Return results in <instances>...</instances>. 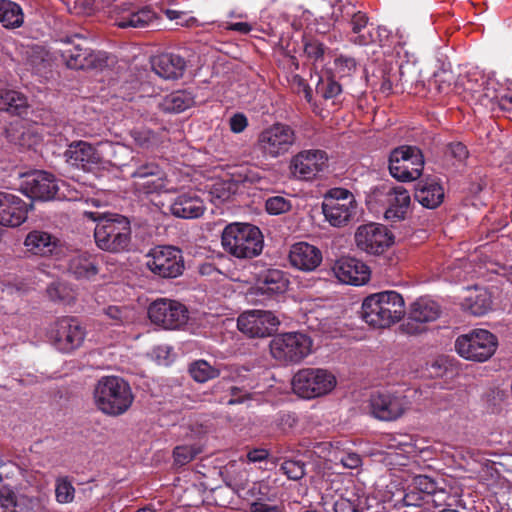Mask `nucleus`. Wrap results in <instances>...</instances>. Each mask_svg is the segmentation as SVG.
Wrapping results in <instances>:
<instances>
[{
  "instance_id": "1",
  "label": "nucleus",
  "mask_w": 512,
  "mask_h": 512,
  "mask_svg": "<svg viewBox=\"0 0 512 512\" xmlns=\"http://www.w3.org/2000/svg\"><path fill=\"white\" fill-rule=\"evenodd\" d=\"M405 314L403 297L395 291L367 296L362 303L363 320L375 328H386L400 321Z\"/></svg>"
},
{
  "instance_id": "2",
  "label": "nucleus",
  "mask_w": 512,
  "mask_h": 512,
  "mask_svg": "<svg viewBox=\"0 0 512 512\" xmlns=\"http://www.w3.org/2000/svg\"><path fill=\"white\" fill-rule=\"evenodd\" d=\"M96 407L109 416L124 414L132 405L134 396L130 385L117 376L102 377L94 389Z\"/></svg>"
},
{
  "instance_id": "3",
  "label": "nucleus",
  "mask_w": 512,
  "mask_h": 512,
  "mask_svg": "<svg viewBox=\"0 0 512 512\" xmlns=\"http://www.w3.org/2000/svg\"><path fill=\"white\" fill-rule=\"evenodd\" d=\"M96 221L94 238L96 245L105 251L120 252L128 249L131 240V227L129 220L118 214L96 217V213H87Z\"/></svg>"
},
{
  "instance_id": "4",
  "label": "nucleus",
  "mask_w": 512,
  "mask_h": 512,
  "mask_svg": "<svg viewBox=\"0 0 512 512\" xmlns=\"http://www.w3.org/2000/svg\"><path fill=\"white\" fill-rule=\"evenodd\" d=\"M221 243L223 249L236 258H253L262 252L263 236L256 226L231 223L224 228Z\"/></svg>"
},
{
  "instance_id": "5",
  "label": "nucleus",
  "mask_w": 512,
  "mask_h": 512,
  "mask_svg": "<svg viewBox=\"0 0 512 512\" xmlns=\"http://www.w3.org/2000/svg\"><path fill=\"white\" fill-rule=\"evenodd\" d=\"M358 203L351 191L335 187L328 190L322 202L325 220L333 227H345L357 215Z\"/></svg>"
},
{
  "instance_id": "6",
  "label": "nucleus",
  "mask_w": 512,
  "mask_h": 512,
  "mask_svg": "<svg viewBox=\"0 0 512 512\" xmlns=\"http://www.w3.org/2000/svg\"><path fill=\"white\" fill-rule=\"evenodd\" d=\"M312 339L301 332L275 335L270 341V352L274 359L284 364H297L312 352Z\"/></svg>"
},
{
  "instance_id": "7",
  "label": "nucleus",
  "mask_w": 512,
  "mask_h": 512,
  "mask_svg": "<svg viewBox=\"0 0 512 512\" xmlns=\"http://www.w3.org/2000/svg\"><path fill=\"white\" fill-rule=\"evenodd\" d=\"M335 376L321 368L299 370L292 379L295 394L304 399H313L330 393L336 386Z\"/></svg>"
},
{
  "instance_id": "8",
  "label": "nucleus",
  "mask_w": 512,
  "mask_h": 512,
  "mask_svg": "<svg viewBox=\"0 0 512 512\" xmlns=\"http://www.w3.org/2000/svg\"><path fill=\"white\" fill-rule=\"evenodd\" d=\"M497 337L485 329H476L460 335L455 341V350L464 359L485 362L495 353Z\"/></svg>"
},
{
  "instance_id": "9",
  "label": "nucleus",
  "mask_w": 512,
  "mask_h": 512,
  "mask_svg": "<svg viewBox=\"0 0 512 512\" xmlns=\"http://www.w3.org/2000/svg\"><path fill=\"white\" fill-rule=\"evenodd\" d=\"M424 156L415 146L403 145L395 148L389 156V172L401 182H411L422 175Z\"/></svg>"
},
{
  "instance_id": "10",
  "label": "nucleus",
  "mask_w": 512,
  "mask_h": 512,
  "mask_svg": "<svg viewBox=\"0 0 512 512\" xmlns=\"http://www.w3.org/2000/svg\"><path fill=\"white\" fill-rule=\"evenodd\" d=\"M295 141V131L289 125L275 123L258 135L255 146L265 159H275L287 154Z\"/></svg>"
},
{
  "instance_id": "11",
  "label": "nucleus",
  "mask_w": 512,
  "mask_h": 512,
  "mask_svg": "<svg viewBox=\"0 0 512 512\" xmlns=\"http://www.w3.org/2000/svg\"><path fill=\"white\" fill-rule=\"evenodd\" d=\"M146 258L147 268L161 278H177L185 268L182 252L174 246H156Z\"/></svg>"
},
{
  "instance_id": "12",
  "label": "nucleus",
  "mask_w": 512,
  "mask_h": 512,
  "mask_svg": "<svg viewBox=\"0 0 512 512\" xmlns=\"http://www.w3.org/2000/svg\"><path fill=\"white\" fill-rule=\"evenodd\" d=\"M85 337V327L74 317L57 319L50 329L52 344L63 353H70L81 347Z\"/></svg>"
},
{
  "instance_id": "13",
  "label": "nucleus",
  "mask_w": 512,
  "mask_h": 512,
  "mask_svg": "<svg viewBox=\"0 0 512 512\" xmlns=\"http://www.w3.org/2000/svg\"><path fill=\"white\" fill-rule=\"evenodd\" d=\"M372 195L375 201L386 207L384 216L387 220L404 219L411 199L409 192L403 186L382 184L373 190Z\"/></svg>"
},
{
  "instance_id": "14",
  "label": "nucleus",
  "mask_w": 512,
  "mask_h": 512,
  "mask_svg": "<svg viewBox=\"0 0 512 512\" xmlns=\"http://www.w3.org/2000/svg\"><path fill=\"white\" fill-rule=\"evenodd\" d=\"M148 317L152 323L165 329H178L188 321V310L180 302L161 298L148 307Z\"/></svg>"
},
{
  "instance_id": "15",
  "label": "nucleus",
  "mask_w": 512,
  "mask_h": 512,
  "mask_svg": "<svg viewBox=\"0 0 512 512\" xmlns=\"http://www.w3.org/2000/svg\"><path fill=\"white\" fill-rule=\"evenodd\" d=\"M327 162L328 156L325 151L303 150L291 158L289 169L294 178L310 181L326 169Z\"/></svg>"
},
{
  "instance_id": "16",
  "label": "nucleus",
  "mask_w": 512,
  "mask_h": 512,
  "mask_svg": "<svg viewBox=\"0 0 512 512\" xmlns=\"http://www.w3.org/2000/svg\"><path fill=\"white\" fill-rule=\"evenodd\" d=\"M355 243L360 250L379 255L392 245L393 235L381 224H364L355 232Z\"/></svg>"
},
{
  "instance_id": "17",
  "label": "nucleus",
  "mask_w": 512,
  "mask_h": 512,
  "mask_svg": "<svg viewBox=\"0 0 512 512\" xmlns=\"http://www.w3.org/2000/svg\"><path fill=\"white\" fill-rule=\"evenodd\" d=\"M406 396L388 392H377L371 395L369 407L371 414L382 421H394L400 418L409 408Z\"/></svg>"
},
{
  "instance_id": "18",
  "label": "nucleus",
  "mask_w": 512,
  "mask_h": 512,
  "mask_svg": "<svg viewBox=\"0 0 512 512\" xmlns=\"http://www.w3.org/2000/svg\"><path fill=\"white\" fill-rule=\"evenodd\" d=\"M279 325V320L270 311L251 310L241 314L237 320L239 330L251 338L267 337Z\"/></svg>"
},
{
  "instance_id": "19",
  "label": "nucleus",
  "mask_w": 512,
  "mask_h": 512,
  "mask_svg": "<svg viewBox=\"0 0 512 512\" xmlns=\"http://www.w3.org/2000/svg\"><path fill=\"white\" fill-rule=\"evenodd\" d=\"M440 314L438 303L428 297H420L410 305L408 318L403 326L407 333L418 334L425 330L424 324L437 320Z\"/></svg>"
},
{
  "instance_id": "20",
  "label": "nucleus",
  "mask_w": 512,
  "mask_h": 512,
  "mask_svg": "<svg viewBox=\"0 0 512 512\" xmlns=\"http://www.w3.org/2000/svg\"><path fill=\"white\" fill-rule=\"evenodd\" d=\"M21 190L32 199L47 201L54 198L58 185L52 174L45 171H34L24 176Z\"/></svg>"
},
{
  "instance_id": "21",
  "label": "nucleus",
  "mask_w": 512,
  "mask_h": 512,
  "mask_svg": "<svg viewBox=\"0 0 512 512\" xmlns=\"http://www.w3.org/2000/svg\"><path fill=\"white\" fill-rule=\"evenodd\" d=\"M62 58L70 69H100L107 65L104 53H96L80 43L64 49Z\"/></svg>"
},
{
  "instance_id": "22",
  "label": "nucleus",
  "mask_w": 512,
  "mask_h": 512,
  "mask_svg": "<svg viewBox=\"0 0 512 512\" xmlns=\"http://www.w3.org/2000/svg\"><path fill=\"white\" fill-rule=\"evenodd\" d=\"M332 271L340 282L354 286L363 285L370 278L368 266L362 261L351 257H342L337 260L333 265Z\"/></svg>"
},
{
  "instance_id": "23",
  "label": "nucleus",
  "mask_w": 512,
  "mask_h": 512,
  "mask_svg": "<svg viewBox=\"0 0 512 512\" xmlns=\"http://www.w3.org/2000/svg\"><path fill=\"white\" fill-rule=\"evenodd\" d=\"M66 162L82 170H90L102 163V155L86 141H74L64 152Z\"/></svg>"
},
{
  "instance_id": "24",
  "label": "nucleus",
  "mask_w": 512,
  "mask_h": 512,
  "mask_svg": "<svg viewBox=\"0 0 512 512\" xmlns=\"http://www.w3.org/2000/svg\"><path fill=\"white\" fill-rule=\"evenodd\" d=\"M27 204L19 197L0 192V224L18 227L27 219Z\"/></svg>"
},
{
  "instance_id": "25",
  "label": "nucleus",
  "mask_w": 512,
  "mask_h": 512,
  "mask_svg": "<svg viewBox=\"0 0 512 512\" xmlns=\"http://www.w3.org/2000/svg\"><path fill=\"white\" fill-rule=\"evenodd\" d=\"M288 257L293 267L306 272L315 270L322 262L320 249L307 242L293 244Z\"/></svg>"
},
{
  "instance_id": "26",
  "label": "nucleus",
  "mask_w": 512,
  "mask_h": 512,
  "mask_svg": "<svg viewBox=\"0 0 512 512\" xmlns=\"http://www.w3.org/2000/svg\"><path fill=\"white\" fill-rule=\"evenodd\" d=\"M205 211L203 200L194 191L177 195L170 204L173 216L183 219H194L202 216Z\"/></svg>"
},
{
  "instance_id": "27",
  "label": "nucleus",
  "mask_w": 512,
  "mask_h": 512,
  "mask_svg": "<svg viewBox=\"0 0 512 512\" xmlns=\"http://www.w3.org/2000/svg\"><path fill=\"white\" fill-rule=\"evenodd\" d=\"M27 252L36 256H50L57 253L59 239L46 231L33 230L24 240Z\"/></svg>"
},
{
  "instance_id": "28",
  "label": "nucleus",
  "mask_w": 512,
  "mask_h": 512,
  "mask_svg": "<svg viewBox=\"0 0 512 512\" xmlns=\"http://www.w3.org/2000/svg\"><path fill=\"white\" fill-rule=\"evenodd\" d=\"M152 69L164 79H178L185 70V61L176 54H161L152 60Z\"/></svg>"
},
{
  "instance_id": "29",
  "label": "nucleus",
  "mask_w": 512,
  "mask_h": 512,
  "mask_svg": "<svg viewBox=\"0 0 512 512\" xmlns=\"http://www.w3.org/2000/svg\"><path fill=\"white\" fill-rule=\"evenodd\" d=\"M415 199L428 209L438 207L444 198L443 188L434 180H422L415 189Z\"/></svg>"
},
{
  "instance_id": "30",
  "label": "nucleus",
  "mask_w": 512,
  "mask_h": 512,
  "mask_svg": "<svg viewBox=\"0 0 512 512\" xmlns=\"http://www.w3.org/2000/svg\"><path fill=\"white\" fill-rule=\"evenodd\" d=\"M429 86L434 88L438 93L448 94L454 88L462 86L466 90L473 88L467 86L463 78H456L455 74L449 68L442 67L433 74L432 79L429 81Z\"/></svg>"
},
{
  "instance_id": "31",
  "label": "nucleus",
  "mask_w": 512,
  "mask_h": 512,
  "mask_svg": "<svg viewBox=\"0 0 512 512\" xmlns=\"http://www.w3.org/2000/svg\"><path fill=\"white\" fill-rule=\"evenodd\" d=\"M462 306L471 314L475 316H482L491 310V295L484 288H475L469 291V294L462 302Z\"/></svg>"
},
{
  "instance_id": "32",
  "label": "nucleus",
  "mask_w": 512,
  "mask_h": 512,
  "mask_svg": "<svg viewBox=\"0 0 512 512\" xmlns=\"http://www.w3.org/2000/svg\"><path fill=\"white\" fill-rule=\"evenodd\" d=\"M69 271L76 278L90 279L98 273V260L88 253L78 254L70 259Z\"/></svg>"
},
{
  "instance_id": "33",
  "label": "nucleus",
  "mask_w": 512,
  "mask_h": 512,
  "mask_svg": "<svg viewBox=\"0 0 512 512\" xmlns=\"http://www.w3.org/2000/svg\"><path fill=\"white\" fill-rule=\"evenodd\" d=\"M156 13L148 8L135 9L116 19L119 28H145L156 20Z\"/></svg>"
},
{
  "instance_id": "34",
  "label": "nucleus",
  "mask_w": 512,
  "mask_h": 512,
  "mask_svg": "<svg viewBox=\"0 0 512 512\" xmlns=\"http://www.w3.org/2000/svg\"><path fill=\"white\" fill-rule=\"evenodd\" d=\"M24 14L19 4L10 0H0V23L3 27L14 29L22 26Z\"/></svg>"
},
{
  "instance_id": "35",
  "label": "nucleus",
  "mask_w": 512,
  "mask_h": 512,
  "mask_svg": "<svg viewBox=\"0 0 512 512\" xmlns=\"http://www.w3.org/2000/svg\"><path fill=\"white\" fill-rule=\"evenodd\" d=\"M103 314L114 326H127L135 322L136 311L128 305H110L103 309Z\"/></svg>"
},
{
  "instance_id": "36",
  "label": "nucleus",
  "mask_w": 512,
  "mask_h": 512,
  "mask_svg": "<svg viewBox=\"0 0 512 512\" xmlns=\"http://www.w3.org/2000/svg\"><path fill=\"white\" fill-rule=\"evenodd\" d=\"M27 100L19 92L0 89V110L15 115H22L27 109Z\"/></svg>"
},
{
  "instance_id": "37",
  "label": "nucleus",
  "mask_w": 512,
  "mask_h": 512,
  "mask_svg": "<svg viewBox=\"0 0 512 512\" xmlns=\"http://www.w3.org/2000/svg\"><path fill=\"white\" fill-rule=\"evenodd\" d=\"M348 20L351 23L352 32L355 34L351 39L353 43L357 45H368L374 41L370 32L362 33L368 23V17L365 13L355 9Z\"/></svg>"
},
{
  "instance_id": "38",
  "label": "nucleus",
  "mask_w": 512,
  "mask_h": 512,
  "mask_svg": "<svg viewBox=\"0 0 512 512\" xmlns=\"http://www.w3.org/2000/svg\"><path fill=\"white\" fill-rule=\"evenodd\" d=\"M412 486L415 490H418L422 495L434 496L439 498V502L434 499L435 506H439L440 502L445 500L446 491L437 486L434 479L427 475H417L413 477Z\"/></svg>"
},
{
  "instance_id": "39",
  "label": "nucleus",
  "mask_w": 512,
  "mask_h": 512,
  "mask_svg": "<svg viewBox=\"0 0 512 512\" xmlns=\"http://www.w3.org/2000/svg\"><path fill=\"white\" fill-rule=\"evenodd\" d=\"M355 0H326L328 10L326 15L334 22L348 21L356 9Z\"/></svg>"
},
{
  "instance_id": "40",
  "label": "nucleus",
  "mask_w": 512,
  "mask_h": 512,
  "mask_svg": "<svg viewBox=\"0 0 512 512\" xmlns=\"http://www.w3.org/2000/svg\"><path fill=\"white\" fill-rule=\"evenodd\" d=\"M189 374L198 383H205L220 375V369L206 360H197L189 365Z\"/></svg>"
},
{
  "instance_id": "41",
  "label": "nucleus",
  "mask_w": 512,
  "mask_h": 512,
  "mask_svg": "<svg viewBox=\"0 0 512 512\" xmlns=\"http://www.w3.org/2000/svg\"><path fill=\"white\" fill-rule=\"evenodd\" d=\"M469 157V151L462 142H450L444 150V160L448 165L459 167L465 166Z\"/></svg>"
},
{
  "instance_id": "42",
  "label": "nucleus",
  "mask_w": 512,
  "mask_h": 512,
  "mask_svg": "<svg viewBox=\"0 0 512 512\" xmlns=\"http://www.w3.org/2000/svg\"><path fill=\"white\" fill-rule=\"evenodd\" d=\"M134 186L137 191L144 194L159 192L164 187L162 174H158L150 178L135 180Z\"/></svg>"
},
{
  "instance_id": "43",
  "label": "nucleus",
  "mask_w": 512,
  "mask_h": 512,
  "mask_svg": "<svg viewBox=\"0 0 512 512\" xmlns=\"http://www.w3.org/2000/svg\"><path fill=\"white\" fill-rule=\"evenodd\" d=\"M201 450L192 445L177 446L173 450L174 463L178 466H184L191 462Z\"/></svg>"
},
{
  "instance_id": "44",
  "label": "nucleus",
  "mask_w": 512,
  "mask_h": 512,
  "mask_svg": "<svg viewBox=\"0 0 512 512\" xmlns=\"http://www.w3.org/2000/svg\"><path fill=\"white\" fill-rule=\"evenodd\" d=\"M55 495L59 503H70L74 499L75 489L67 478H59L56 481Z\"/></svg>"
},
{
  "instance_id": "45",
  "label": "nucleus",
  "mask_w": 512,
  "mask_h": 512,
  "mask_svg": "<svg viewBox=\"0 0 512 512\" xmlns=\"http://www.w3.org/2000/svg\"><path fill=\"white\" fill-rule=\"evenodd\" d=\"M166 103L168 104V109L181 112L192 105L193 99L184 92H176L167 97Z\"/></svg>"
},
{
  "instance_id": "46",
  "label": "nucleus",
  "mask_w": 512,
  "mask_h": 512,
  "mask_svg": "<svg viewBox=\"0 0 512 512\" xmlns=\"http://www.w3.org/2000/svg\"><path fill=\"white\" fill-rule=\"evenodd\" d=\"M316 91L325 99H332L338 96L341 91V85L332 78L321 79L317 84Z\"/></svg>"
},
{
  "instance_id": "47",
  "label": "nucleus",
  "mask_w": 512,
  "mask_h": 512,
  "mask_svg": "<svg viewBox=\"0 0 512 512\" xmlns=\"http://www.w3.org/2000/svg\"><path fill=\"white\" fill-rule=\"evenodd\" d=\"M135 143L142 148H150L157 144V137L153 131L147 128H138L131 131Z\"/></svg>"
},
{
  "instance_id": "48",
  "label": "nucleus",
  "mask_w": 512,
  "mask_h": 512,
  "mask_svg": "<svg viewBox=\"0 0 512 512\" xmlns=\"http://www.w3.org/2000/svg\"><path fill=\"white\" fill-rule=\"evenodd\" d=\"M291 201L282 196L270 197L266 200L265 208L269 214L278 215L291 209Z\"/></svg>"
},
{
  "instance_id": "49",
  "label": "nucleus",
  "mask_w": 512,
  "mask_h": 512,
  "mask_svg": "<svg viewBox=\"0 0 512 512\" xmlns=\"http://www.w3.org/2000/svg\"><path fill=\"white\" fill-rule=\"evenodd\" d=\"M280 469L290 480H300L305 475V464L301 461L286 460Z\"/></svg>"
},
{
  "instance_id": "50",
  "label": "nucleus",
  "mask_w": 512,
  "mask_h": 512,
  "mask_svg": "<svg viewBox=\"0 0 512 512\" xmlns=\"http://www.w3.org/2000/svg\"><path fill=\"white\" fill-rule=\"evenodd\" d=\"M0 507L2 512H19L16 495L7 486H0Z\"/></svg>"
},
{
  "instance_id": "51",
  "label": "nucleus",
  "mask_w": 512,
  "mask_h": 512,
  "mask_svg": "<svg viewBox=\"0 0 512 512\" xmlns=\"http://www.w3.org/2000/svg\"><path fill=\"white\" fill-rule=\"evenodd\" d=\"M326 47L324 44L315 39H308L304 43V52L308 58L315 61L321 59L325 53Z\"/></svg>"
},
{
  "instance_id": "52",
  "label": "nucleus",
  "mask_w": 512,
  "mask_h": 512,
  "mask_svg": "<svg viewBox=\"0 0 512 512\" xmlns=\"http://www.w3.org/2000/svg\"><path fill=\"white\" fill-rule=\"evenodd\" d=\"M158 174H161V170H160L159 166L155 163H147V164L139 166L132 173V177L135 180H139V179H144V178H150V177L156 176Z\"/></svg>"
},
{
  "instance_id": "53",
  "label": "nucleus",
  "mask_w": 512,
  "mask_h": 512,
  "mask_svg": "<svg viewBox=\"0 0 512 512\" xmlns=\"http://www.w3.org/2000/svg\"><path fill=\"white\" fill-rule=\"evenodd\" d=\"M491 83H487V86L483 89V93H481L478 97L481 105L485 107H490L491 109L498 103V96L494 88H490Z\"/></svg>"
},
{
  "instance_id": "54",
  "label": "nucleus",
  "mask_w": 512,
  "mask_h": 512,
  "mask_svg": "<svg viewBox=\"0 0 512 512\" xmlns=\"http://www.w3.org/2000/svg\"><path fill=\"white\" fill-rule=\"evenodd\" d=\"M274 276L277 277L276 284L275 285L262 284L260 289L263 292L276 293L277 294V293H282V292L285 291L286 286H287V280L283 277L282 273L280 271L274 270Z\"/></svg>"
},
{
  "instance_id": "55",
  "label": "nucleus",
  "mask_w": 512,
  "mask_h": 512,
  "mask_svg": "<svg viewBox=\"0 0 512 512\" xmlns=\"http://www.w3.org/2000/svg\"><path fill=\"white\" fill-rule=\"evenodd\" d=\"M46 291L48 297L53 301L63 300L66 297V287L60 282H52Z\"/></svg>"
},
{
  "instance_id": "56",
  "label": "nucleus",
  "mask_w": 512,
  "mask_h": 512,
  "mask_svg": "<svg viewBox=\"0 0 512 512\" xmlns=\"http://www.w3.org/2000/svg\"><path fill=\"white\" fill-rule=\"evenodd\" d=\"M230 129L234 133H241L248 125L247 117L242 113L234 114L229 120Z\"/></svg>"
},
{
  "instance_id": "57",
  "label": "nucleus",
  "mask_w": 512,
  "mask_h": 512,
  "mask_svg": "<svg viewBox=\"0 0 512 512\" xmlns=\"http://www.w3.org/2000/svg\"><path fill=\"white\" fill-rule=\"evenodd\" d=\"M424 496L418 490H409L405 493L402 501L404 506L419 507L422 505Z\"/></svg>"
},
{
  "instance_id": "58",
  "label": "nucleus",
  "mask_w": 512,
  "mask_h": 512,
  "mask_svg": "<svg viewBox=\"0 0 512 512\" xmlns=\"http://www.w3.org/2000/svg\"><path fill=\"white\" fill-rule=\"evenodd\" d=\"M397 80L396 73L391 74L390 72L383 71L382 79L380 84V91L384 94H390L393 89V85Z\"/></svg>"
},
{
  "instance_id": "59",
  "label": "nucleus",
  "mask_w": 512,
  "mask_h": 512,
  "mask_svg": "<svg viewBox=\"0 0 512 512\" xmlns=\"http://www.w3.org/2000/svg\"><path fill=\"white\" fill-rule=\"evenodd\" d=\"M340 462L348 469H356L361 466L362 459L356 453H348L341 458Z\"/></svg>"
},
{
  "instance_id": "60",
  "label": "nucleus",
  "mask_w": 512,
  "mask_h": 512,
  "mask_svg": "<svg viewBox=\"0 0 512 512\" xmlns=\"http://www.w3.org/2000/svg\"><path fill=\"white\" fill-rule=\"evenodd\" d=\"M334 512H361L357 505L348 499H340L334 504Z\"/></svg>"
},
{
  "instance_id": "61",
  "label": "nucleus",
  "mask_w": 512,
  "mask_h": 512,
  "mask_svg": "<svg viewBox=\"0 0 512 512\" xmlns=\"http://www.w3.org/2000/svg\"><path fill=\"white\" fill-rule=\"evenodd\" d=\"M251 512H283L278 505H269L263 502L255 501L250 505Z\"/></svg>"
},
{
  "instance_id": "62",
  "label": "nucleus",
  "mask_w": 512,
  "mask_h": 512,
  "mask_svg": "<svg viewBox=\"0 0 512 512\" xmlns=\"http://www.w3.org/2000/svg\"><path fill=\"white\" fill-rule=\"evenodd\" d=\"M268 456L269 452L264 448H256L247 453V459L251 463L264 461Z\"/></svg>"
},
{
  "instance_id": "63",
  "label": "nucleus",
  "mask_w": 512,
  "mask_h": 512,
  "mask_svg": "<svg viewBox=\"0 0 512 512\" xmlns=\"http://www.w3.org/2000/svg\"><path fill=\"white\" fill-rule=\"evenodd\" d=\"M134 10V6L130 2H120L115 5L114 12L118 17H123L128 12H132Z\"/></svg>"
},
{
  "instance_id": "64",
  "label": "nucleus",
  "mask_w": 512,
  "mask_h": 512,
  "mask_svg": "<svg viewBox=\"0 0 512 512\" xmlns=\"http://www.w3.org/2000/svg\"><path fill=\"white\" fill-rule=\"evenodd\" d=\"M37 141L38 137L33 135L31 131L27 130L22 132L19 144L22 146H31L32 144H36Z\"/></svg>"
}]
</instances>
